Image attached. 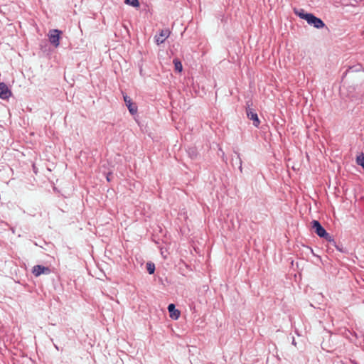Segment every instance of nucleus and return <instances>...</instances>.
<instances>
[{"instance_id": "6ab92c4d", "label": "nucleus", "mask_w": 364, "mask_h": 364, "mask_svg": "<svg viewBox=\"0 0 364 364\" xmlns=\"http://www.w3.org/2000/svg\"><path fill=\"white\" fill-rule=\"evenodd\" d=\"M294 346H296V342H294V343H291Z\"/></svg>"}, {"instance_id": "39448f33", "label": "nucleus", "mask_w": 364, "mask_h": 364, "mask_svg": "<svg viewBox=\"0 0 364 364\" xmlns=\"http://www.w3.org/2000/svg\"><path fill=\"white\" fill-rule=\"evenodd\" d=\"M246 113H247V117L250 119L252 120L253 125L255 127H259V126L260 124V121L258 118L257 114L256 112H255L253 111V109L250 107L246 109Z\"/></svg>"}, {"instance_id": "412c9836", "label": "nucleus", "mask_w": 364, "mask_h": 364, "mask_svg": "<svg viewBox=\"0 0 364 364\" xmlns=\"http://www.w3.org/2000/svg\"><path fill=\"white\" fill-rule=\"evenodd\" d=\"M107 181H109L110 177L107 176Z\"/></svg>"}, {"instance_id": "f03ea898", "label": "nucleus", "mask_w": 364, "mask_h": 364, "mask_svg": "<svg viewBox=\"0 0 364 364\" xmlns=\"http://www.w3.org/2000/svg\"><path fill=\"white\" fill-rule=\"evenodd\" d=\"M307 23L314 28L320 29L326 26L324 22L320 18L311 14L306 20Z\"/></svg>"}, {"instance_id": "2eb2a0df", "label": "nucleus", "mask_w": 364, "mask_h": 364, "mask_svg": "<svg viewBox=\"0 0 364 364\" xmlns=\"http://www.w3.org/2000/svg\"><path fill=\"white\" fill-rule=\"evenodd\" d=\"M363 68L360 64H358L356 65H353L349 68V70H352L353 72H358L361 70Z\"/></svg>"}, {"instance_id": "4468645a", "label": "nucleus", "mask_w": 364, "mask_h": 364, "mask_svg": "<svg viewBox=\"0 0 364 364\" xmlns=\"http://www.w3.org/2000/svg\"><path fill=\"white\" fill-rule=\"evenodd\" d=\"M146 269H147V272L150 274H154V271H155V265H154V264L152 263V262H148L146 264Z\"/></svg>"}, {"instance_id": "20e7f679", "label": "nucleus", "mask_w": 364, "mask_h": 364, "mask_svg": "<svg viewBox=\"0 0 364 364\" xmlns=\"http://www.w3.org/2000/svg\"><path fill=\"white\" fill-rule=\"evenodd\" d=\"M124 101L127 107L129 112L134 114L137 112V106L135 103L132 102V99L127 95L123 94Z\"/></svg>"}, {"instance_id": "6e6552de", "label": "nucleus", "mask_w": 364, "mask_h": 364, "mask_svg": "<svg viewBox=\"0 0 364 364\" xmlns=\"http://www.w3.org/2000/svg\"><path fill=\"white\" fill-rule=\"evenodd\" d=\"M170 31L168 29L161 30L159 36H156V42L158 45L163 43L166 39L169 36Z\"/></svg>"}, {"instance_id": "0eeeda50", "label": "nucleus", "mask_w": 364, "mask_h": 364, "mask_svg": "<svg viewBox=\"0 0 364 364\" xmlns=\"http://www.w3.org/2000/svg\"><path fill=\"white\" fill-rule=\"evenodd\" d=\"M50 269L47 267H44L43 265H36L33 267L32 273L36 276L38 277L42 274H49Z\"/></svg>"}, {"instance_id": "f8f14e48", "label": "nucleus", "mask_w": 364, "mask_h": 364, "mask_svg": "<svg viewBox=\"0 0 364 364\" xmlns=\"http://www.w3.org/2000/svg\"><path fill=\"white\" fill-rule=\"evenodd\" d=\"M126 4L132 6L133 7L137 8L139 6V0H124Z\"/></svg>"}, {"instance_id": "f3484780", "label": "nucleus", "mask_w": 364, "mask_h": 364, "mask_svg": "<svg viewBox=\"0 0 364 364\" xmlns=\"http://www.w3.org/2000/svg\"><path fill=\"white\" fill-rule=\"evenodd\" d=\"M328 343H321V348L322 349H325V346H323V344H324L325 346H326Z\"/></svg>"}, {"instance_id": "7ed1b4c3", "label": "nucleus", "mask_w": 364, "mask_h": 364, "mask_svg": "<svg viewBox=\"0 0 364 364\" xmlns=\"http://www.w3.org/2000/svg\"><path fill=\"white\" fill-rule=\"evenodd\" d=\"M311 224L312 228L318 237H322L323 235H326V230L318 220H314Z\"/></svg>"}, {"instance_id": "9b49d317", "label": "nucleus", "mask_w": 364, "mask_h": 364, "mask_svg": "<svg viewBox=\"0 0 364 364\" xmlns=\"http://www.w3.org/2000/svg\"><path fill=\"white\" fill-rule=\"evenodd\" d=\"M173 63H174V66H175V70L178 72H181L182 69H183L181 62L178 59H174Z\"/></svg>"}, {"instance_id": "dca6fc26", "label": "nucleus", "mask_w": 364, "mask_h": 364, "mask_svg": "<svg viewBox=\"0 0 364 364\" xmlns=\"http://www.w3.org/2000/svg\"><path fill=\"white\" fill-rule=\"evenodd\" d=\"M237 157H238V159H239L240 169L242 171V160H241V159H240L239 155L237 156Z\"/></svg>"}, {"instance_id": "a211bd4d", "label": "nucleus", "mask_w": 364, "mask_h": 364, "mask_svg": "<svg viewBox=\"0 0 364 364\" xmlns=\"http://www.w3.org/2000/svg\"><path fill=\"white\" fill-rule=\"evenodd\" d=\"M53 345H54L55 348L57 350H58V346H57L56 345H55L54 343H53Z\"/></svg>"}, {"instance_id": "423d86ee", "label": "nucleus", "mask_w": 364, "mask_h": 364, "mask_svg": "<svg viewBox=\"0 0 364 364\" xmlns=\"http://www.w3.org/2000/svg\"><path fill=\"white\" fill-rule=\"evenodd\" d=\"M11 95V90L4 82H0V98L7 100Z\"/></svg>"}, {"instance_id": "1a4fd4ad", "label": "nucleus", "mask_w": 364, "mask_h": 364, "mask_svg": "<svg viewBox=\"0 0 364 364\" xmlns=\"http://www.w3.org/2000/svg\"><path fill=\"white\" fill-rule=\"evenodd\" d=\"M168 310L170 314V317L174 319H177L180 316V311L176 309L173 304H170L168 306Z\"/></svg>"}, {"instance_id": "aec40b11", "label": "nucleus", "mask_w": 364, "mask_h": 364, "mask_svg": "<svg viewBox=\"0 0 364 364\" xmlns=\"http://www.w3.org/2000/svg\"><path fill=\"white\" fill-rule=\"evenodd\" d=\"M107 181H109L110 177L107 176Z\"/></svg>"}, {"instance_id": "ddd939ff", "label": "nucleus", "mask_w": 364, "mask_h": 364, "mask_svg": "<svg viewBox=\"0 0 364 364\" xmlns=\"http://www.w3.org/2000/svg\"><path fill=\"white\" fill-rule=\"evenodd\" d=\"M321 238L325 239L327 242L332 243L333 245H336V241L334 238L327 232H326V235H323Z\"/></svg>"}, {"instance_id": "9d476101", "label": "nucleus", "mask_w": 364, "mask_h": 364, "mask_svg": "<svg viewBox=\"0 0 364 364\" xmlns=\"http://www.w3.org/2000/svg\"><path fill=\"white\" fill-rule=\"evenodd\" d=\"M294 13L301 19L307 20L311 13H305L303 9H294Z\"/></svg>"}, {"instance_id": "f257e3e1", "label": "nucleus", "mask_w": 364, "mask_h": 364, "mask_svg": "<svg viewBox=\"0 0 364 364\" xmlns=\"http://www.w3.org/2000/svg\"><path fill=\"white\" fill-rule=\"evenodd\" d=\"M62 31L58 29L50 30L48 34L50 43L57 48L60 44V38Z\"/></svg>"}]
</instances>
